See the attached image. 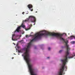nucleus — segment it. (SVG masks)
Instances as JSON below:
<instances>
[{"instance_id":"nucleus-1","label":"nucleus","mask_w":75,"mask_h":75,"mask_svg":"<svg viewBox=\"0 0 75 75\" xmlns=\"http://www.w3.org/2000/svg\"><path fill=\"white\" fill-rule=\"evenodd\" d=\"M27 21H30L32 23H34V24H33L34 25H35V22L36 21V19L33 16H30L28 18H27L26 20L25 21H23V23L22 25L20 26L17 28L16 30L14 32H13V34L12 35V40L13 41H17L18 39H19L21 36V35H16V34H17L18 33H19L20 34L22 33L23 34L24 32L23 31H21L20 30V28L21 27H22L23 28L25 29L26 31H27L30 29L31 27H32L31 25H30L27 28H25V26L24 25V23L27 22Z\"/></svg>"},{"instance_id":"nucleus-2","label":"nucleus","mask_w":75,"mask_h":75,"mask_svg":"<svg viewBox=\"0 0 75 75\" xmlns=\"http://www.w3.org/2000/svg\"><path fill=\"white\" fill-rule=\"evenodd\" d=\"M64 59H62V64L61 66V68H65V55L64 56Z\"/></svg>"},{"instance_id":"nucleus-3","label":"nucleus","mask_w":75,"mask_h":75,"mask_svg":"<svg viewBox=\"0 0 75 75\" xmlns=\"http://www.w3.org/2000/svg\"><path fill=\"white\" fill-rule=\"evenodd\" d=\"M28 7L31 11H33V9H32V8H33V6H32L31 4H30L28 5Z\"/></svg>"},{"instance_id":"nucleus-4","label":"nucleus","mask_w":75,"mask_h":75,"mask_svg":"<svg viewBox=\"0 0 75 75\" xmlns=\"http://www.w3.org/2000/svg\"><path fill=\"white\" fill-rule=\"evenodd\" d=\"M69 38L70 40H72L73 38H74V39H75V36H71L70 38Z\"/></svg>"},{"instance_id":"nucleus-5","label":"nucleus","mask_w":75,"mask_h":75,"mask_svg":"<svg viewBox=\"0 0 75 75\" xmlns=\"http://www.w3.org/2000/svg\"><path fill=\"white\" fill-rule=\"evenodd\" d=\"M75 42L74 41H72L71 42V44H74L75 43Z\"/></svg>"},{"instance_id":"nucleus-6","label":"nucleus","mask_w":75,"mask_h":75,"mask_svg":"<svg viewBox=\"0 0 75 75\" xmlns=\"http://www.w3.org/2000/svg\"><path fill=\"white\" fill-rule=\"evenodd\" d=\"M62 52V50H60L59 51V53H61Z\"/></svg>"},{"instance_id":"nucleus-7","label":"nucleus","mask_w":75,"mask_h":75,"mask_svg":"<svg viewBox=\"0 0 75 75\" xmlns=\"http://www.w3.org/2000/svg\"><path fill=\"white\" fill-rule=\"evenodd\" d=\"M21 42H22V43H23V40H22L20 41Z\"/></svg>"},{"instance_id":"nucleus-8","label":"nucleus","mask_w":75,"mask_h":75,"mask_svg":"<svg viewBox=\"0 0 75 75\" xmlns=\"http://www.w3.org/2000/svg\"><path fill=\"white\" fill-rule=\"evenodd\" d=\"M48 50H51V48H50V47H49L48 48Z\"/></svg>"},{"instance_id":"nucleus-9","label":"nucleus","mask_w":75,"mask_h":75,"mask_svg":"<svg viewBox=\"0 0 75 75\" xmlns=\"http://www.w3.org/2000/svg\"><path fill=\"white\" fill-rule=\"evenodd\" d=\"M28 37V35L26 36V38H27Z\"/></svg>"},{"instance_id":"nucleus-10","label":"nucleus","mask_w":75,"mask_h":75,"mask_svg":"<svg viewBox=\"0 0 75 75\" xmlns=\"http://www.w3.org/2000/svg\"><path fill=\"white\" fill-rule=\"evenodd\" d=\"M23 14H24V12H23L22 13Z\"/></svg>"},{"instance_id":"nucleus-11","label":"nucleus","mask_w":75,"mask_h":75,"mask_svg":"<svg viewBox=\"0 0 75 75\" xmlns=\"http://www.w3.org/2000/svg\"><path fill=\"white\" fill-rule=\"evenodd\" d=\"M47 59H48L49 58H50V57H47Z\"/></svg>"},{"instance_id":"nucleus-12","label":"nucleus","mask_w":75,"mask_h":75,"mask_svg":"<svg viewBox=\"0 0 75 75\" xmlns=\"http://www.w3.org/2000/svg\"><path fill=\"white\" fill-rule=\"evenodd\" d=\"M28 12L27 13H26V14H28Z\"/></svg>"},{"instance_id":"nucleus-13","label":"nucleus","mask_w":75,"mask_h":75,"mask_svg":"<svg viewBox=\"0 0 75 75\" xmlns=\"http://www.w3.org/2000/svg\"><path fill=\"white\" fill-rule=\"evenodd\" d=\"M36 13H37V11H36Z\"/></svg>"},{"instance_id":"nucleus-14","label":"nucleus","mask_w":75,"mask_h":75,"mask_svg":"<svg viewBox=\"0 0 75 75\" xmlns=\"http://www.w3.org/2000/svg\"><path fill=\"white\" fill-rule=\"evenodd\" d=\"M12 59H13V57H12Z\"/></svg>"},{"instance_id":"nucleus-15","label":"nucleus","mask_w":75,"mask_h":75,"mask_svg":"<svg viewBox=\"0 0 75 75\" xmlns=\"http://www.w3.org/2000/svg\"><path fill=\"white\" fill-rule=\"evenodd\" d=\"M68 34H69V33Z\"/></svg>"},{"instance_id":"nucleus-16","label":"nucleus","mask_w":75,"mask_h":75,"mask_svg":"<svg viewBox=\"0 0 75 75\" xmlns=\"http://www.w3.org/2000/svg\"><path fill=\"white\" fill-rule=\"evenodd\" d=\"M15 48H16V47H15Z\"/></svg>"},{"instance_id":"nucleus-17","label":"nucleus","mask_w":75,"mask_h":75,"mask_svg":"<svg viewBox=\"0 0 75 75\" xmlns=\"http://www.w3.org/2000/svg\"><path fill=\"white\" fill-rule=\"evenodd\" d=\"M14 44V45H15V44Z\"/></svg>"},{"instance_id":"nucleus-18","label":"nucleus","mask_w":75,"mask_h":75,"mask_svg":"<svg viewBox=\"0 0 75 75\" xmlns=\"http://www.w3.org/2000/svg\"><path fill=\"white\" fill-rule=\"evenodd\" d=\"M14 54H15L14 53Z\"/></svg>"},{"instance_id":"nucleus-19","label":"nucleus","mask_w":75,"mask_h":75,"mask_svg":"<svg viewBox=\"0 0 75 75\" xmlns=\"http://www.w3.org/2000/svg\"><path fill=\"white\" fill-rule=\"evenodd\" d=\"M13 44H14V43H13Z\"/></svg>"}]
</instances>
